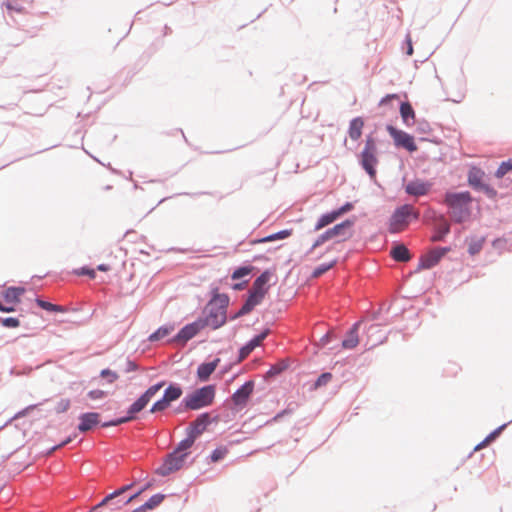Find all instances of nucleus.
Segmentation results:
<instances>
[{"instance_id": "nucleus-1", "label": "nucleus", "mask_w": 512, "mask_h": 512, "mask_svg": "<svg viewBox=\"0 0 512 512\" xmlns=\"http://www.w3.org/2000/svg\"><path fill=\"white\" fill-rule=\"evenodd\" d=\"M230 297L227 293H220L218 288L211 290V298L202 310L198 318L202 320L205 327L217 330L228 322V307Z\"/></svg>"}, {"instance_id": "nucleus-2", "label": "nucleus", "mask_w": 512, "mask_h": 512, "mask_svg": "<svg viewBox=\"0 0 512 512\" xmlns=\"http://www.w3.org/2000/svg\"><path fill=\"white\" fill-rule=\"evenodd\" d=\"M473 202L474 197L468 190H447L442 199L443 205L447 207L448 214L458 224H462L470 219Z\"/></svg>"}, {"instance_id": "nucleus-3", "label": "nucleus", "mask_w": 512, "mask_h": 512, "mask_svg": "<svg viewBox=\"0 0 512 512\" xmlns=\"http://www.w3.org/2000/svg\"><path fill=\"white\" fill-rule=\"evenodd\" d=\"M356 221V216H352L335 224L333 227L328 228L315 239L311 248L307 251V254L312 253L313 250L330 240H334L335 243H339L349 239L352 236V229Z\"/></svg>"}, {"instance_id": "nucleus-4", "label": "nucleus", "mask_w": 512, "mask_h": 512, "mask_svg": "<svg viewBox=\"0 0 512 512\" xmlns=\"http://www.w3.org/2000/svg\"><path fill=\"white\" fill-rule=\"evenodd\" d=\"M358 164L373 179L376 177L378 159L377 139L373 133L367 134L362 151L357 155Z\"/></svg>"}, {"instance_id": "nucleus-5", "label": "nucleus", "mask_w": 512, "mask_h": 512, "mask_svg": "<svg viewBox=\"0 0 512 512\" xmlns=\"http://www.w3.org/2000/svg\"><path fill=\"white\" fill-rule=\"evenodd\" d=\"M188 398L186 402L192 407L193 411L201 410L211 406L216 397V385L207 384L194 389L186 394Z\"/></svg>"}, {"instance_id": "nucleus-6", "label": "nucleus", "mask_w": 512, "mask_h": 512, "mask_svg": "<svg viewBox=\"0 0 512 512\" xmlns=\"http://www.w3.org/2000/svg\"><path fill=\"white\" fill-rule=\"evenodd\" d=\"M486 174L482 168L476 165H471L467 172V183L476 192H482L487 198L494 200L497 196V191L485 183Z\"/></svg>"}, {"instance_id": "nucleus-7", "label": "nucleus", "mask_w": 512, "mask_h": 512, "mask_svg": "<svg viewBox=\"0 0 512 512\" xmlns=\"http://www.w3.org/2000/svg\"><path fill=\"white\" fill-rule=\"evenodd\" d=\"M420 216L410 204H403L395 208L389 218V231L395 233L402 225L410 223L412 220H418Z\"/></svg>"}, {"instance_id": "nucleus-8", "label": "nucleus", "mask_w": 512, "mask_h": 512, "mask_svg": "<svg viewBox=\"0 0 512 512\" xmlns=\"http://www.w3.org/2000/svg\"><path fill=\"white\" fill-rule=\"evenodd\" d=\"M255 389V381L250 379L245 381L235 392L230 396V409L233 412H240L247 407L250 402Z\"/></svg>"}, {"instance_id": "nucleus-9", "label": "nucleus", "mask_w": 512, "mask_h": 512, "mask_svg": "<svg viewBox=\"0 0 512 512\" xmlns=\"http://www.w3.org/2000/svg\"><path fill=\"white\" fill-rule=\"evenodd\" d=\"M219 421V414L212 416L210 412L200 413L195 420L186 427L185 433L197 440L212 423H218Z\"/></svg>"}, {"instance_id": "nucleus-10", "label": "nucleus", "mask_w": 512, "mask_h": 512, "mask_svg": "<svg viewBox=\"0 0 512 512\" xmlns=\"http://www.w3.org/2000/svg\"><path fill=\"white\" fill-rule=\"evenodd\" d=\"M186 461V453L169 452L163 459L162 464L155 470V473L166 477L180 470Z\"/></svg>"}, {"instance_id": "nucleus-11", "label": "nucleus", "mask_w": 512, "mask_h": 512, "mask_svg": "<svg viewBox=\"0 0 512 512\" xmlns=\"http://www.w3.org/2000/svg\"><path fill=\"white\" fill-rule=\"evenodd\" d=\"M386 130L393 139L394 145L397 148H403L410 153L417 151L418 146L413 135L393 126L392 124H387Z\"/></svg>"}, {"instance_id": "nucleus-12", "label": "nucleus", "mask_w": 512, "mask_h": 512, "mask_svg": "<svg viewBox=\"0 0 512 512\" xmlns=\"http://www.w3.org/2000/svg\"><path fill=\"white\" fill-rule=\"evenodd\" d=\"M205 326L203 325L202 320L199 318L194 321L185 324L180 330L170 338L171 343H181L186 344L189 340L198 335Z\"/></svg>"}, {"instance_id": "nucleus-13", "label": "nucleus", "mask_w": 512, "mask_h": 512, "mask_svg": "<svg viewBox=\"0 0 512 512\" xmlns=\"http://www.w3.org/2000/svg\"><path fill=\"white\" fill-rule=\"evenodd\" d=\"M433 187V182L421 178H414L408 181L404 190L405 193L412 197H423L430 193Z\"/></svg>"}, {"instance_id": "nucleus-14", "label": "nucleus", "mask_w": 512, "mask_h": 512, "mask_svg": "<svg viewBox=\"0 0 512 512\" xmlns=\"http://www.w3.org/2000/svg\"><path fill=\"white\" fill-rule=\"evenodd\" d=\"M101 414L98 412H83L78 416V424L76 426L80 433H86L98 426L101 427Z\"/></svg>"}, {"instance_id": "nucleus-15", "label": "nucleus", "mask_w": 512, "mask_h": 512, "mask_svg": "<svg viewBox=\"0 0 512 512\" xmlns=\"http://www.w3.org/2000/svg\"><path fill=\"white\" fill-rule=\"evenodd\" d=\"M269 333L270 329L265 328L242 345L238 350V361H243L247 358L257 347L260 346L261 342L266 339Z\"/></svg>"}, {"instance_id": "nucleus-16", "label": "nucleus", "mask_w": 512, "mask_h": 512, "mask_svg": "<svg viewBox=\"0 0 512 512\" xmlns=\"http://www.w3.org/2000/svg\"><path fill=\"white\" fill-rule=\"evenodd\" d=\"M277 281L275 277V269H265L261 272L259 276L253 282L252 289L259 291L264 294H268L272 285H274Z\"/></svg>"}, {"instance_id": "nucleus-17", "label": "nucleus", "mask_w": 512, "mask_h": 512, "mask_svg": "<svg viewBox=\"0 0 512 512\" xmlns=\"http://www.w3.org/2000/svg\"><path fill=\"white\" fill-rule=\"evenodd\" d=\"M166 384L165 380H161L151 386H149L132 404L139 413L143 411L149 404L151 399L157 394V392L163 388Z\"/></svg>"}, {"instance_id": "nucleus-18", "label": "nucleus", "mask_w": 512, "mask_h": 512, "mask_svg": "<svg viewBox=\"0 0 512 512\" xmlns=\"http://www.w3.org/2000/svg\"><path fill=\"white\" fill-rule=\"evenodd\" d=\"M220 362L221 359L219 357H216L211 361H205L200 363L196 370L197 381L201 383L209 381L211 375L215 372Z\"/></svg>"}, {"instance_id": "nucleus-19", "label": "nucleus", "mask_w": 512, "mask_h": 512, "mask_svg": "<svg viewBox=\"0 0 512 512\" xmlns=\"http://www.w3.org/2000/svg\"><path fill=\"white\" fill-rule=\"evenodd\" d=\"M138 414H139V411L136 408H134L133 404H130L128 406V408L126 409V412L123 416L104 421L101 423V427L102 428L115 427V426H119V425L128 423L130 421L137 420Z\"/></svg>"}, {"instance_id": "nucleus-20", "label": "nucleus", "mask_w": 512, "mask_h": 512, "mask_svg": "<svg viewBox=\"0 0 512 512\" xmlns=\"http://www.w3.org/2000/svg\"><path fill=\"white\" fill-rule=\"evenodd\" d=\"M442 259L436 252L435 248L427 251L423 255H421L419 259L418 266L416 268V272H419L421 270H429L435 267L440 263Z\"/></svg>"}, {"instance_id": "nucleus-21", "label": "nucleus", "mask_w": 512, "mask_h": 512, "mask_svg": "<svg viewBox=\"0 0 512 512\" xmlns=\"http://www.w3.org/2000/svg\"><path fill=\"white\" fill-rule=\"evenodd\" d=\"M361 323L359 321L352 324V326L347 330L344 339L341 342V346L343 349H353L359 343L358 331Z\"/></svg>"}, {"instance_id": "nucleus-22", "label": "nucleus", "mask_w": 512, "mask_h": 512, "mask_svg": "<svg viewBox=\"0 0 512 512\" xmlns=\"http://www.w3.org/2000/svg\"><path fill=\"white\" fill-rule=\"evenodd\" d=\"M390 256L396 262H408L412 257L409 249L400 242L393 243L390 250Z\"/></svg>"}, {"instance_id": "nucleus-23", "label": "nucleus", "mask_w": 512, "mask_h": 512, "mask_svg": "<svg viewBox=\"0 0 512 512\" xmlns=\"http://www.w3.org/2000/svg\"><path fill=\"white\" fill-rule=\"evenodd\" d=\"M25 293V288L21 286H10L7 287L3 293L2 297L4 301L8 304H17L21 301V296Z\"/></svg>"}, {"instance_id": "nucleus-24", "label": "nucleus", "mask_w": 512, "mask_h": 512, "mask_svg": "<svg viewBox=\"0 0 512 512\" xmlns=\"http://www.w3.org/2000/svg\"><path fill=\"white\" fill-rule=\"evenodd\" d=\"M266 297V294L261 293L259 291H256L254 289H251L246 296V299L244 303L242 304L249 312H252L255 307L260 305L264 298Z\"/></svg>"}, {"instance_id": "nucleus-25", "label": "nucleus", "mask_w": 512, "mask_h": 512, "mask_svg": "<svg viewBox=\"0 0 512 512\" xmlns=\"http://www.w3.org/2000/svg\"><path fill=\"white\" fill-rule=\"evenodd\" d=\"M399 112L402 118V121L405 125L410 126L414 123L415 119V111L410 102L399 101Z\"/></svg>"}, {"instance_id": "nucleus-26", "label": "nucleus", "mask_w": 512, "mask_h": 512, "mask_svg": "<svg viewBox=\"0 0 512 512\" xmlns=\"http://www.w3.org/2000/svg\"><path fill=\"white\" fill-rule=\"evenodd\" d=\"M364 127V120L362 117L357 116L350 120L349 122V128H348V135L353 141H357L360 139L362 135V130Z\"/></svg>"}, {"instance_id": "nucleus-27", "label": "nucleus", "mask_w": 512, "mask_h": 512, "mask_svg": "<svg viewBox=\"0 0 512 512\" xmlns=\"http://www.w3.org/2000/svg\"><path fill=\"white\" fill-rule=\"evenodd\" d=\"M292 232H293L292 229H283V230H280L278 232L269 234L267 236L254 239V240H252L251 243L252 244H259V243H268V242L283 240V239H286V238L290 237L292 235Z\"/></svg>"}, {"instance_id": "nucleus-28", "label": "nucleus", "mask_w": 512, "mask_h": 512, "mask_svg": "<svg viewBox=\"0 0 512 512\" xmlns=\"http://www.w3.org/2000/svg\"><path fill=\"white\" fill-rule=\"evenodd\" d=\"M183 394V387L177 382H170L164 389L163 397L169 402L173 403L178 400Z\"/></svg>"}, {"instance_id": "nucleus-29", "label": "nucleus", "mask_w": 512, "mask_h": 512, "mask_svg": "<svg viewBox=\"0 0 512 512\" xmlns=\"http://www.w3.org/2000/svg\"><path fill=\"white\" fill-rule=\"evenodd\" d=\"M339 219L338 212L335 211V209L328 211L326 213H323L320 215V217L317 219L314 231H319L323 229L324 227L332 224L336 220Z\"/></svg>"}, {"instance_id": "nucleus-30", "label": "nucleus", "mask_w": 512, "mask_h": 512, "mask_svg": "<svg viewBox=\"0 0 512 512\" xmlns=\"http://www.w3.org/2000/svg\"><path fill=\"white\" fill-rule=\"evenodd\" d=\"M485 241H486L485 236L478 237V236L474 235V236L467 237L466 242H468V250L467 251H468L469 255L475 256L478 253H480Z\"/></svg>"}, {"instance_id": "nucleus-31", "label": "nucleus", "mask_w": 512, "mask_h": 512, "mask_svg": "<svg viewBox=\"0 0 512 512\" xmlns=\"http://www.w3.org/2000/svg\"><path fill=\"white\" fill-rule=\"evenodd\" d=\"M153 486V483L151 481L145 483L140 489H138L136 492L131 494L129 497H127L125 500H117L115 503V509H120L123 506H126L136 500L142 493L145 491L151 489Z\"/></svg>"}, {"instance_id": "nucleus-32", "label": "nucleus", "mask_w": 512, "mask_h": 512, "mask_svg": "<svg viewBox=\"0 0 512 512\" xmlns=\"http://www.w3.org/2000/svg\"><path fill=\"white\" fill-rule=\"evenodd\" d=\"M258 270L257 267L251 264H243L236 267L231 273L232 280H243L245 277L249 276L253 271Z\"/></svg>"}, {"instance_id": "nucleus-33", "label": "nucleus", "mask_w": 512, "mask_h": 512, "mask_svg": "<svg viewBox=\"0 0 512 512\" xmlns=\"http://www.w3.org/2000/svg\"><path fill=\"white\" fill-rule=\"evenodd\" d=\"M117 500H125V499L119 497V495L117 494L116 490H114L113 492L107 494L99 503H97L93 507L92 511H96L99 508L104 507V506H108V505H111V510H116L115 509V503L117 502Z\"/></svg>"}, {"instance_id": "nucleus-34", "label": "nucleus", "mask_w": 512, "mask_h": 512, "mask_svg": "<svg viewBox=\"0 0 512 512\" xmlns=\"http://www.w3.org/2000/svg\"><path fill=\"white\" fill-rule=\"evenodd\" d=\"M173 330H174V325H171V324L162 325L149 335L148 340L151 342L159 341V340L165 338L166 336L170 335Z\"/></svg>"}, {"instance_id": "nucleus-35", "label": "nucleus", "mask_w": 512, "mask_h": 512, "mask_svg": "<svg viewBox=\"0 0 512 512\" xmlns=\"http://www.w3.org/2000/svg\"><path fill=\"white\" fill-rule=\"evenodd\" d=\"M195 442V439H193L189 434H186V437L176 445L173 451H176V453H186L187 459L188 456L190 455V449Z\"/></svg>"}, {"instance_id": "nucleus-36", "label": "nucleus", "mask_w": 512, "mask_h": 512, "mask_svg": "<svg viewBox=\"0 0 512 512\" xmlns=\"http://www.w3.org/2000/svg\"><path fill=\"white\" fill-rule=\"evenodd\" d=\"M289 367V364L287 361H279L275 363L274 365H271L270 368L267 371V375L270 378H276L277 376L281 375L284 371H286Z\"/></svg>"}, {"instance_id": "nucleus-37", "label": "nucleus", "mask_w": 512, "mask_h": 512, "mask_svg": "<svg viewBox=\"0 0 512 512\" xmlns=\"http://www.w3.org/2000/svg\"><path fill=\"white\" fill-rule=\"evenodd\" d=\"M450 225L446 222L441 223L434 229L433 240L434 241H444L447 235L450 233Z\"/></svg>"}, {"instance_id": "nucleus-38", "label": "nucleus", "mask_w": 512, "mask_h": 512, "mask_svg": "<svg viewBox=\"0 0 512 512\" xmlns=\"http://www.w3.org/2000/svg\"><path fill=\"white\" fill-rule=\"evenodd\" d=\"M171 402H169L165 397H161L156 400L149 409V413L155 414L159 412H164L171 406Z\"/></svg>"}, {"instance_id": "nucleus-39", "label": "nucleus", "mask_w": 512, "mask_h": 512, "mask_svg": "<svg viewBox=\"0 0 512 512\" xmlns=\"http://www.w3.org/2000/svg\"><path fill=\"white\" fill-rule=\"evenodd\" d=\"M228 453V449L225 446L215 448L208 456L209 463H217L223 460Z\"/></svg>"}, {"instance_id": "nucleus-40", "label": "nucleus", "mask_w": 512, "mask_h": 512, "mask_svg": "<svg viewBox=\"0 0 512 512\" xmlns=\"http://www.w3.org/2000/svg\"><path fill=\"white\" fill-rule=\"evenodd\" d=\"M512 423V419L506 423L501 424L493 431H491L485 438L484 442H489L490 444L495 442L501 435V433Z\"/></svg>"}, {"instance_id": "nucleus-41", "label": "nucleus", "mask_w": 512, "mask_h": 512, "mask_svg": "<svg viewBox=\"0 0 512 512\" xmlns=\"http://www.w3.org/2000/svg\"><path fill=\"white\" fill-rule=\"evenodd\" d=\"M166 497L167 496L163 493H156L152 495L144 504L146 505L149 511L154 510L162 504Z\"/></svg>"}, {"instance_id": "nucleus-42", "label": "nucleus", "mask_w": 512, "mask_h": 512, "mask_svg": "<svg viewBox=\"0 0 512 512\" xmlns=\"http://www.w3.org/2000/svg\"><path fill=\"white\" fill-rule=\"evenodd\" d=\"M337 264V259H333L330 262L327 263H321L320 265L316 266L313 269L312 276L313 277H320L326 272H328L331 268H333Z\"/></svg>"}, {"instance_id": "nucleus-43", "label": "nucleus", "mask_w": 512, "mask_h": 512, "mask_svg": "<svg viewBox=\"0 0 512 512\" xmlns=\"http://www.w3.org/2000/svg\"><path fill=\"white\" fill-rule=\"evenodd\" d=\"M512 172V157L502 161L495 171L496 178H503L507 173Z\"/></svg>"}, {"instance_id": "nucleus-44", "label": "nucleus", "mask_w": 512, "mask_h": 512, "mask_svg": "<svg viewBox=\"0 0 512 512\" xmlns=\"http://www.w3.org/2000/svg\"><path fill=\"white\" fill-rule=\"evenodd\" d=\"M333 378L331 372H322L312 384V389L316 390L327 385Z\"/></svg>"}, {"instance_id": "nucleus-45", "label": "nucleus", "mask_w": 512, "mask_h": 512, "mask_svg": "<svg viewBox=\"0 0 512 512\" xmlns=\"http://www.w3.org/2000/svg\"><path fill=\"white\" fill-rule=\"evenodd\" d=\"M36 301V304L43 310L47 311V312H61L62 311V308L61 306L57 305V304H53L47 300H44V299H41L39 297H37L35 299Z\"/></svg>"}, {"instance_id": "nucleus-46", "label": "nucleus", "mask_w": 512, "mask_h": 512, "mask_svg": "<svg viewBox=\"0 0 512 512\" xmlns=\"http://www.w3.org/2000/svg\"><path fill=\"white\" fill-rule=\"evenodd\" d=\"M73 274L79 277L87 276L90 279H94L96 277V270L87 265H84L74 269Z\"/></svg>"}, {"instance_id": "nucleus-47", "label": "nucleus", "mask_w": 512, "mask_h": 512, "mask_svg": "<svg viewBox=\"0 0 512 512\" xmlns=\"http://www.w3.org/2000/svg\"><path fill=\"white\" fill-rule=\"evenodd\" d=\"M0 324L5 328H17L20 326V320L17 317H0Z\"/></svg>"}, {"instance_id": "nucleus-48", "label": "nucleus", "mask_w": 512, "mask_h": 512, "mask_svg": "<svg viewBox=\"0 0 512 512\" xmlns=\"http://www.w3.org/2000/svg\"><path fill=\"white\" fill-rule=\"evenodd\" d=\"M108 396V392L101 389H94L87 392V398L96 401L102 400Z\"/></svg>"}, {"instance_id": "nucleus-49", "label": "nucleus", "mask_w": 512, "mask_h": 512, "mask_svg": "<svg viewBox=\"0 0 512 512\" xmlns=\"http://www.w3.org/2000/svg\"><path fill=\"white\" fill-rule=\"evenodd\" d=\"M43 403H37V404H31V405H28L27 407L21 409L20 411H18L10 420L9 422H11L12 420L14 419H19V418H22V417H25L29 414L30 411L38 408L39 406H41Z\"/></svg>"}, {"instance_id": "nucleus-50", "label": "nucleus", "mask_w": 512, "mask_h": 512, "mask_svg": "<svg viewBox=\"0 0 512 512\" xmlns=\"http://www.w3.org/2000/svg\"><path fill=\"white\" fill-rule=\"evenodd\" d=\"M100 377L108 383H113L118 379V374L109 368H105L101 370Z\"/></svg>"}, {"instance_id": "nucleus-51", "label": "nucleus", "mask_w": 512, "mask_h": 512, "mask_svg": "<svg viewBox=\"0 0 512 512\" xmlns=\"http://www.w3.org/2000/svg\"><path fill=\"white\" fill-rule=\"evenodd\" d=\"M354 207H355L354 202L347 201L344 204H342L341 206H339L338 208H335V211L338 212V216L340 218L344 214L352 211L354 209Z\"/></svg>"}, {"instance_id": "nucleus-52", "label": "nucleus", "mask_w": 512, "mask_h": 512, "mask_svg": "<svg viewBox=\"0 0 512 512\" xmlns=\"http://www.w3.org/2000/svg\"><path fill=\"white\" fill-rule=\"evenodd\" d=\"M334 338V334L328 331L319 339L317 346L320 348L327 347L334 340Z\"/></svg>"}, {"instance_id": "nucleus-53", "label": "nucleus", "mask_w": 512, "mask_h": 512, "mask_svg": "<svg viewBox=\"0 0 512 512\" xmlns=\"http://www.w3.org/2000/svg\"><path fill=\"white\" fill-rule=\"evenodd\" d=\"M394 101H400L398 94H387L379 101V106L391 105Z\"/></svg>"}, {"instance_id": "nucleus-54", "label": "nucleus", "mask_w": 512, "mask_h": 512, "mask_svg": "<svg viewBox=\"0 0 512 512\" xmlns=\"http://www.w3.org/2000/svg\"><path fill=\"white\" fill-rule=\"evenodd\" d=\"M70 400L69 399H61L55 406L54 410L57 414L66 412L70 407Z\"/></svg>"}, {"instance_id": "nucleus-55", "label": "nucleus", "mask_w": 512, "mask_h": 512, "mask_svg": "<svg viewBox=\"0 0 512 512\" xmlns=\"http://www.w3.org/2000/svg\"><path fill=\"white\" fill-rule=\"evenodd\" d=\"M5 7L8 12L23 13L25 8L17 2L8 1L5 3Z\"/></svg>"}, {"instance_id": "nucleus-56", "label": "nucleus", "mask_w": 512, "mask_h": 512, "mask_svg": "<svg viewBox=\"0 0 512 512\" xmlns=\"http://www.w3.org/2000/svg\"><path fill=\"white\" fill-rule=\"evenodd\" d=\"M250 312L242 305L239 310L228 315V321H234L239 319L245 315H248Z\"/></svg>"}, {"instance_id": "nucleus-57", "label": "nucleus", "mask_w": 512, "mask_h": 512, "mask_svg": "<svg viewBox=\"0 0 512 512\" xmlns=\"http://www.w3.org/2000/svg\"><path fill=\"white\" fill-rule=\"evenodd\" d=\"M187 397L186 395L182 398L180 404L176 407L175 409V413L177 414H181V413H184V412H187V411H193L192 410V407L188 406L189 403L186 402L187 401Z\"/></svg>"}, {"instance_id": "nucleus-58", "label": "nucleus", "mask_w": 512, "mask_h": 512, "mask_svg": "<svg viewBox=\"0 0 512 512\" xmlns=\"http://www.w3.org/2000/svg\"><path fill=\"white\" fill-rule=\"evenodd\" d=\"M294 411V407H292V403L288 405L287 408L279 411L274 417H273V421H278L280 420L281 418H283L285 415H289V414H292Z\"/></svg>"}, {"instance_id": "nucleus-59", "label": "nucleus", "mask_w": 512, "mask_h": 512, "mask_svg": "<svg viewBox=\"0 0 512 512\" xmlns=\"http://www.w3.org/2000/svg\"><path fill=\"white\" fill-rule=\"evenodd\" d=\"M405 54L408 56H411L413 54V44L410 37V34H407L404 40V47Z\"/></svg>"}, {"instance_id": "nucleus-60", "label": "nucleus", "mask_w": 512, "mask_h": 512, "mask_svg": "<svg viewBox=\"0 0 512 512\" xmlns=\"http://www.w3.org/2000/svg\"><path fill=\"white\" fill-rule=\"evenodd\" d=\"M137 370H139V365L135 361L127 359L125 372L130 373V372H135Z\"/></svg>"}, {"instance_id": "nucleus-61", "label": "nucleus", "mask_w": 512, "mask_h": 512, "mask_svg": "<svg viewBox=\"0 0 512 512\" xmlns=\"http://www.w3.org/2000/svg\"><path fill=\"white\" fill-rule=\"evenodd\" d=\"M248 282H249L248 279H243L239 282L233 283L230 287L234 291H241L246 288V286L248 285Z\"/></svg>"}, {"instance_id": "nucleus-62", "label": "nucleus", "mask_w": 512, "mask_h": 512, "mask_svg": "<svg viewBox=\"0 0 512 512\" xmlns=\"http://www.w3.org/2000/svg\"><path fill=\"white\" fill-rule=\"evenodd\" d=\"M435 250L438 253V255L440 256V258L443 259L451 251V247L450 246H439V247H435Z\"/></svg>"}, {"instance_id": "nucleus-63", "label": "nucleus", "mask_w": 512, "mask_h": 512, "mask_svg": "<svg viewBox=\"0 0 512 512\" xmlns=\"http://www.w3.org/2000/svg\"><path fill=\"white\" fill-rule=\"evenodd\" d=\"M76 437V434H73V435H69L67 436L65 439H63L59 444L57 445H54V448H62L68 444H70L74 438Z\"/></svg>"}, {"instance_id": "nucleus-64", "label": "nucleus", "mask_w": 512, "mask_h": 512, "mask_svg": "<svg viewBox=\"0 0 512 512\" xmlns=\"http://www.w3.org/2000/svg\"><path fill=\"white\" fill-rule=\"evenodd\" d=\"M0 311L3 312V313H11V312H14L15 311V306L12 304V305H8L7 304H4L1 300H0Z\"/></svg>"}]
</instances>
